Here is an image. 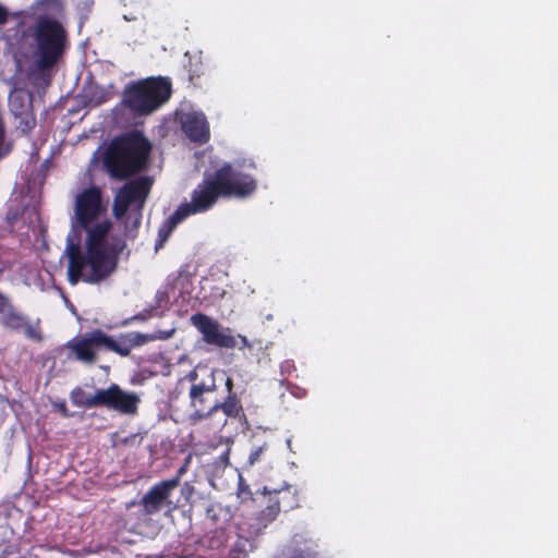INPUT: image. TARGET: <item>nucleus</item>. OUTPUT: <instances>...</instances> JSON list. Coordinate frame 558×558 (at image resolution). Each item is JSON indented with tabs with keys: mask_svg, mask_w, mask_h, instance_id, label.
Here are the masks:
<instances>
[{
	"mask_svg": "<svg viewBox=\"0 0 558 558\" xmlns=\"http://www.w3.org/2000/svg\"><path fill=\"white\" fill-rule=\"evenodd\" d=\"M106 213L107 204L98 185H90L76 194L71 225L73 229L85 231L86 239L85 252L78 243L71 240L66 243V275L71 286L80 281L99 284L118 269L126 243L121 236L109 238L112 221L108 218L100 220Z\"/></svg>",
	"mask_w": 558,
	"mask_h": 558,
	"instance_id": "f257e3e1",
	"label": "nucleus"
},
{
	"mask_svg": "<svg viewBox=\"0 0 558 558\" xmlns=\"http://www.w3.org/2000/svg\"><path fill=\"white\" fill-rule=\"evenodd\" d=\"M257 190L256 179L225 163L214 174L206 177L193 190L190 203L181 204L159 227L155 250L161 248L169 236L185 218L209 210L219 197L245 199Z\"/></svg>",
	"mask_w": 558,
	"mask_h": 558,
	"instance_id": "f03ea898",
	"label": "nucleus"
},
{
	"mask_svg": "<svg viewBox=\"0 0 558 558\" xmlns=\"http://www.w3.org/2000/svg\"><path fill=\"white\" fill-rule=\"evenodd\" d=\"M150 150L144 134L131 131L112 140L104 155V167L110 178L125 180L145 170Z\"/></svg>",
	"mask_w": 558,
	"mask_h": 558,
	"instance_id": "7ed1b4c3",
	"label": "nucleus"
},
{
	"mask_svg": "<svg viewBox=\"0 0 558 558\" xmlns=\"http://www.w3.org/2000/svg\"><path fill=\"white\" fill-rule=\"evenodd\" d=\"M36 68L50 70L62 59L68 48V32L57 19L40 15L27 29Z\"/></svg>",
	"mask_w": 558,
	"mask_h": 558,
	"instance_id": "20e7f679",
	"label": "nucleus"
},
{
	"mask_svg": "<svg viewBox=\"0 0 558 558\" xmlns=\"http://www.w3.org/2000/svg\"><path fill=\"white\" fill-rule=\"evenodd\" d=\"M171 93V83L167 77L138 80L124 87L121 106L133 117H145L166 104Z\"/></svg>",
	"mask_w": 558,
	"mask_h": 558,
	"instance_id": "39448f33",
	"label": "nucleus"
},
{
	"mask_svg": "<svg viewBox=\"0 0 558 558\" xmlns=\"http://www.w3.org/2000/svg\"><path fill=\"white\" fill-rule=\"evenodd\" d=\"M254 500L259 508L257 520L264 526L275 521L281 511L288 512L299 507L298 489L290 484L278 489L264 487L260 493H256Z\"/></svg>",
	"mask_w": 558,
	"mask_h": 558,
	"instance_id": "423d86ee",
	"label": "nucleus"
},
{
	"mask_svg": "<svg viewBox=\"0 0 558 558\" xmlns=\"http://www.w3.org/2000/svg\"><path fill=\"white\" fill-rule=\"evenodd\" d=\"M198 374L195 369L190 371L184 379L191 383L189 390L190 407L193 412L190 413L187 421L190 425H197L203 420L213 416L211 405H208L207 396L217 390L216 380L211 373L207 379L197 381Z\"/></svg>",
	"mask_w": 558,
	"mask_h": 558,
	"instance_id": "0eeeda50",
	"label": "nucleus"
},
{
	"mask_svg": "<svg viewBox=\"0 0 558 558\" xmlns=\"http://www.w3.org/2000/svg\"><path fill=\"white\" fill-rule=\"evenodd\" d=\"M153 180L149 177H140L126 182L114 195L112 214L116 219H122L130 206L136 204L141 210L150 192Z\"/></svg>",
	"mask_w": 558,
	"mask_h": 558,
	"instance_id": "6e6552de",
	"label": "nucleus"
},
{
	"mask_svg": "<svg viewBox=\"0 0 558 558\" xmlns=\"http://www.w3.org/2000/svg\"><path fill=\"white\" fill-rule=\"evenodd\" d=\"M95 400L99 403V407H105L121 414H135L141 402L135 392L124 391L117 384H111L107 389H97Z\"/></svg>",
	"mask_w": 558,
	"mask_h": 558,
	"instance_id": "1a4fd4ad",
	"label": "nucleus"
},
{
	"mask_svg": "<svg viewBox=\"0 0 558 558\" xmlns=\"http://www.w3.org/2000/svg\"><path fill=\"white\" fill-rule=\"evenodd\" d=\"M191 320L203 335V339L206 343L226 349L235 347L236 341L234 337L223 332L220 325L209 316L196 313L192 315Z\"/></svg>",
	"mask_w": 558,
	"mask_h": 558,
	"instance_id": "9d476101",
	"label": "nucleus"
},
{
	"mask_svg": "<svg viewBox=\"0 0 558 558\" xmlns=\"http://www.w3.org/2000/svg\"><path fill=\"white\" fill-rule=\"evenodd\" d=\"M98 348L107 350L106 332L101 329H94L85 337L68 343V349L71 350L75 359L85 364L96 362V349Z\"/></svg>",
	"mask_w": 558,
	"mask_h": 558,
	"instance_id": "9b49d317",
	"label": "nucleus"
},
{
	"mask_svg": "<svg viewBox=\"0 0 558 558\" xmlns=\"http://www.w3.org/2000/svg\"><path fill=\"white\" fill-rule=\"evenodd\" d=\"M158 338L154 333H143L140 331L123 332L117 338L106 333L107 351L125 357L131 354L133 349L143 347Z\"/></svg>",
	"mask_w": 558,
	"mask_h": 558,
	"instance_id": "f8f14e48",
	"label": "nucleus"
},
{
	"mask_svg": "<svg viewBox=\"0 0 558 558\" xmlns=\"http://www.w3.org/2000/svg\"><path fill=\"white\" fill-rule=\"evenodd\" d=\"M182 131L186 137L198 144H205L209 141V123L203 112L192 111L183 113L180 117Z\"/></svg>",
	"mask_w": 558,
	"mask_h": 558,
	"instance_id": "ddd939ff",
	"label": "nucleus"
},
{
	"mask_svg": "<svg viewBox=\"0 0 558 558\" xmlns=\"http://www.w3.org/2000/svg\"><path fill=\"white\" fill-rule=\"evenodd\" d=\"M175 482H158L143 496L141 506L145 514H155L159 512L163 506H169L171 501L169 497L175 489Z\"/></svg>",
	"mask_w": 558,
	"mask_h": 558,
	"instance_id": "4468645a",
	"label": "nucleus"
},
{
	"mask_svg": "<svg viewBox=\"0 0 558 558\" xmlns=\"http://www.w3.org/2000/svg\"><path fill=\"white\" fill-rule=\"evenodd\" d=\"M222 411L228 417H238L243 412V407L236 393L228 395L222 402H215L211 405L213 415Z\"/></svg>",
	"mask_w": 558,
	"mask_h": 558,
	"instance_id": "2eb2a0df",
	"label": "nucleus"
},
{
	"mask_svg": "<svg viewBox=\"0 0 558 558\" xmlns=\"http://www.w3.org/2000/svg\"><path fill=\"white\" fill-rule=\"evenodd\" d=\"M96 392L93 396H88L85 390L77 386L70 392V399L72 404L80 408L90 409L99 407V403L96 402Z\"/></svg>",
	"mask_w": 558,
	"mask_h": 558,
	"instance_id": "dca6fc26",
	"label": "nucleus"
},
{
	"mask_svg": "<svg viewBox=\"0 0 558 558\" xmlns=\"http://www.w3.org/2000/svg\"><path fill=\"white\" fill-rule=\"evenodd\" d=\"M28 318L13 306L2 316V324L7 328L20 330L26 325Z\"/></svg>",
	"mask_w": 558,
	"mask_h": 558,
	"instance_id": "f3484780",
	"label": "nucleus"
},
{
	"mask_svg": "<svg viewBox=\"0 0 558 558\" xmlns=\"http://www.w3.org/2000/svg\"><path fill=\"white\" fill-rule=\"evenodd\" d=\"M236 495L242 504H246L248 501H251L252 504H256V501L254 500L256 497V494L252 493L250 486L247 484H245L242 478H240V481H239Z\"/></svg>",
	"mask_w": 558,
	"mask_h": 558,
	"instance_id": "a211bd4d",
	"label": "nucleus"
},
{
	"mask_svg": "<svg viewBox=\"0 0 558 558\" xmlns=\"http://www.w3.org/2000/svg\"><path fill=\"white\" fill-rule=\"evenodd\" d=\"M155 310V307L145 308L142 312L135 314L134 316L125 318L122 322V326H128L133 322H145L154 316Z\"/></svg>",
	"mask_w": 558,
	"mask_h": 558,
	"instance_id": "6ab92c4d",
	"label": "nucleus"
},
{
	"mask_svg": "<svg viewBox=\"0 0 558 558\" xmlns=\"http://www.w3.org/2000/svg\"><path fill=\"white\" fill-rule=\"evenodd\" d=\"M24 333L27 338L40 341L43 339L41 330L39 327V323L37 324H31L28 319L26 320V325L23 326Z\"/></svg>",
	"mask_w": 558,
	"mask_h": 558,
	"instance_id": "aec40b11",
	"label": "nucleus"
},
{
	"mask_svg": "<svg viewBox=\"0 0 558 558\" xmlns=\"http://www.w3.org/2000/svg\"><path fill=\"white\" fill-rule=\"evenodd\" d=\"M190 464V458H186L184 463L178 469L175 475L172 478L165 480V482H175V488L180 485L181 478L187 472Z\"/></svg>",
	"mask_w": 558,
	"mask_h": 558,
	"instance_id": "412c9836",
	"label": "nucleus"
},
{
	"mask_svg": "<svg viewBox=\"0 0 558 558\" xmlns=\"http://www.w3.org/2000/svg\"><path fill=\"white\" fill-rule=\"evenodd\" d=\"M36 5L43 10H54L60 5V0H36Z\"/></svg>",
	"mask_w": 558,
	"mask_h": 558,
	"instance_id": "4be33fe9",
	"label": "nucleus"
},
{
	"mask_svg": "<svg viewBox=\"0 0 558 558\" xmlns=\"http://www.w3.org/2000/svg\"><path fill=\"white\" fill-rule=\"evenodd\" d=\"M141 225V214L134 219L132 227H129L128 221L125 222V234L130 238H135L137 233V229Z\"/></svg>",
	"mask_w": 558,
	"mask_h": 558,
	"instance_id": "5701e85b",
	"label": "nucleus"
},
{
	"mask_svg": "<svg viewBox=\"0 0 558 558\" xmlns=\"http://www.w3.org/2000/svg\"><path fill=\"white\" fill-rule=\"evenodd\" d=\"M266 448H267V446L265 444V445L259 446V447L255 448L254 450H252L248 456V463L251 465H253L256 462H258L260 460L262 453L266 450Z\"/></svg>",
	"mask_w": 558,
	"mask_h": 558,
	"instance_id": "b1692460",
	"label": "nucleus"
},
{
	"mask_svg": "<svg viewBox=\"0 0 558 558\" xmlns=\"http://www.w3.org/2000/svg\"><path fill=\"white\" fill-rule=\"evenodd\" d=\"M14 305L11 300L0 292V315L3 316L7 312H9Z\"/></svg>",
	"mask_w": 558,
	"mask_h": 558,
	"instance_id": "393cba45",
	"label": "nucleus"
},
{
	"mask_svg": "<svg viewBox=\"0 0 558 558\" xmlns=\"http://www.w3.org/2000/svg\"><path fill=\"white\" fill-rule=\"evenodd\" d=\"M195 493V488L194 486L189 483V482H185L182 487H181V494L182 496L189 501L192 496L194 495Z\"/></svg>",
	"mask_w": 558,
	"mask_h": 558,
	"instance_id": "a878e982",
	"label": "nucleus"
},
{
	"mask_svg": "<svg viewBox=\"0 0 558 558\" xmlns=\"http://www.w3.org/2000/svg\"><path fill=\"white\" fill-rule=\"evenodd\" d=\"M5 130L3 124L0 122V159L8 154V149L4 148Z\"/></svg>",
	"mask_w": 558,
	"mask_h": 558,
	"instance_id": "bb28decb",
	"label": "nucleus"
},
{
	"mask_svg": "<svg viewBox=\"0 0 558 558\" xmlns=\"http://www.w3.org/2000/svg\"><path fill=\"white\" fill-rule=\"evenodd\" d=\"M9 16H10V13L8 11V9L0 4V26L7 24V22L9 21Z\"/></svg>",
	"mask_w": 558,
	"mask_h": 558,
	"instance_id": "cd10ccee",
	"label": "nucleus"
},
{
	"mask_svg": "<svg viewBox=\"0 0 558 558\" xmlns=\"http://www.w3.org/2000/svg\"><path fill=\"white\" fill-rule=\"evenodd\" d=\"M225 385H226V389H227L228 395L235 393L233 391V379L231 377H227Z\"/></svg>",
	"mask_w": 558,
	"mask_h": 558,
	"instance_id": "c85d7f7f",
	"label": "nucleus"
},
{
	"mask_svg": "<svg viewBox=\"0 0 558 558\" xmlns=\"http://www.w3.org/2000/svg\"><path fill=\"white\" fill-rule=\"evenodd\" d=\"M58 410L64 417L70 416L65 402L58 404Z\"/></svg>",
	"mask_w": 558,
	"mask_h": 558,
	"instance_id": "c756f323",
	"label": "nucleus"
},
{
	"mask_svg": "<svg viewBox=\"0 0 558 558\" xmlns=\"http://www.w3.org/2000/svg\"><path fill=\"white\" fill-rule=\"evenodd\" d=\"M199 76H201V72H198V71H194V72L190 71L189 80H190L191 83H194V80L198 78Z\"/></svg>",
	"mask_w": 558,
	"mask_h": 558,
	"instance_id": "7c9ffc66",
	"label": "nucleus"
},
{
	"mask_svg": "<svg viewBox=\"0 0 558 558\" xmlns=\"http://www.w3.org/2000/svg\"><path fill=\"white\" fill-rule=\"evenodd\" d=\"M290 558H308L307 556H305L303 553H296L294 554L292 557Z\"/></svg>",
	"mask_w": 558,
	"mask_h": 558,
	"instance_id": "2f4dec72",
	"label": "nucleus"
}]
</instances>
